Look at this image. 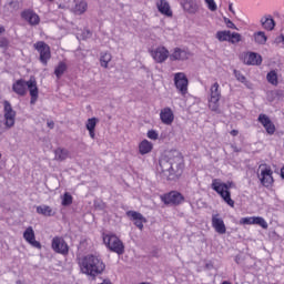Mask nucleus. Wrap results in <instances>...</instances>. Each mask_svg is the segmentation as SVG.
<instances>
[{"label": "nucleus", "instance_id": "f257e3e1", "mask_svg": "<svg viewBox=\"0 0 284 284\" xmlns=\"http://www.w3.org/2000/svg\"><path fill=\"white\" fill-rule=\"evenodd\" d=\"M160 174L166 181H179L185 168L183 155L179 151H170L162 155L159 161Z\"/></svg>", "mask_w": 284, "mask_h": 284}, {"label": "nucleus", "instance_id": "f03ea898", "mask_svg": "<svg viewBox=\"0 0 284 284\" xmlns=\"http://www.w3.org/2000/svg\"><path fill=\"white\" fill-rule=\"evenodd\" d=\"M80 270L82 274L91 276L92 281H95L99 274L105 272V263H103V260L99 258L97 255H87L80 262Z\"/></svg>", "mask_w": 284, "mask_h": 284}, {"label": "nucleus", "instance_id": "7ed1b4c3", "mask_svg": "<svg viewBox=\"0 0 284 284\" xmlns=\"http://www.w3.org/2000/svg\"><path fill=\"white\" fill-rule=\"evenodd\" d=\"M28 90L31 97L30 103L34 105L39 101V87H37V80L34 77H31L29 81L23 79L17 80L12 84V91L18 94V97H26Z\"/></svg>", "mask_w": 284, "mask_h": 284}, {"label": "nucleus", "instance_id": "20e7f679", "mask_svg": "<svg viewBox=\"0 0 284 284\" xmlns=\"http://www.w3.org/2000/svg\"><path fill=\"white\" fill-rule=\"evenodd\" d=\"M211 187L214 190V192L221 195L223 201L226 202L230 207H234V200H232V193L230 192V190L234 187V182L229 181L223 183L221 180L215 179L213 180Z\"/></svg>", "mask_w": 284, "mask_h": 284}, {"label": "nucleus", "instance_id": "39448f33", "mask_svg": "<svg viewBox=\"0 0 284 284\" xmlns=\"http://www.w3.org/2000/svg\"><path fill=\"white\" fill-rule=\"evenodd\" d=\"M103 243L111 252L119 254V256L125 253V245H123V242L114 234H103Z\"/></svg>", "mask_w": 284, "mask_h": 284}, {"label": "nucleus", "instance_id": "423d86ee", "mask_svg": "<svg viewBox=\"0 0 284 284\" xmlns=\"http://www.w3.org/2000/svg\"><path fill=\"white\" fill-rule=\"evenodd\" d=\"M33 48L40 54V63H42V65H48V61L52 59V51L50 50V45L44 41H38L33 44Z\"/></svg>", "mask_w": 284, "mask_h": 284}, {"label": "nucleus", "instance_id": "0eeeda50", "mask_svg": "<svg viewBox=\"0 0 284 284\" xmlns=\"http://www.w3.org/2000/svg\"><path fill=\"white\" fill-rule=\"evenodd\" d=\"M161 201H163L164 205H181L185 201V197L179 191H171L161 195Z\"/></svg>", "mask_w": 284, "mask_h": 284}, {"label": "nucleus", "instance_id": "6e6552de", "mask_svg": "<svg viewBox=\"0 0 284 284\" xmlns=\"http://www.w3.org/2000/svg\"><path fill=\"white\" fill-rule=\"evenodd\" d=\"M51 247L53 252H55L57 254H62L63 256H68V254L70 253V246L63 237H53L51 242Z\"/></svg>", "mask_w": 284, "mask_h": 284}, {"label": "nucleus", "instance_id": "1a4fd4ad", "mask_svg": "<svg viewBox=\"0 0 284 284\" xmlns=\"http://www.w3.org/2000/svg\"><path fill=\"white\" fill-rule=\"evenodd\" d=\"M190 84V81L187 80V75L183 72H179L174 74V85L176 90H179L180 94L182 97H185L187 93V85Z\"/></svg>", "mask_w": 284, "mask_h": 284}, {"label": "nucleus", "instance_id": "9d476101", "mask_svg": "<svg viewBox=\"0 0 284 284\" xmlns=\"http://www.w3.org/2000/svg\"><path fill=\"white\" fill-rule=\"evenodd\" d=\"M3 110H4V115L3 119L7 122V125H11L14 128L16 119H17V111L12 109V104H10V101L4 100L3 101Z\"/></svg>", "mask_w": 284, "mask_h": 284}, {"label": "nucleus", "instance_id": "9b49d317", "mask_svg": "<svg viewBox=\"0 0 284 284\" xmlns=\"http://www.w3.org/2000/svg\"><path fill=\"white\" fill-rule=\"evenodd\" d=\"M219 101H221V91H219V82L211 87V99L209 100V108L213 112L219 110Z\"/></svg>", "mask_w": 284, "mask_h": 284}, {"label": "nucleus", "instance_id": "f8f14e48", "mask_svg": "<svg viewBox=\"0 0 284 284\" xmlns=\"http://www.w3.org/2000/svg\"><path fill=\"white\" fill-rule=\"evenodd\" d=\"M151 57L155 63H165L170 58V51L165 47H158L151 50Z\"/></svg>", "mask_w": 284, "mask_h": 284}, {"label": "nucleus", "instance_id": "ddd939ff", "mask_svg": "<svg viewBox=\"0 0 284 284\" xmlns=\"http://www.w3.org/2000/svg\"><path fill=\"white\" fill-rule=\"evenodd\" d=\"M126 216H129V219L133 221L134 225L141 231L143 230V223H148V220L143 216V214L136 211H128Z\"/></svg>", "mask_w": 284, "mask_h": 284}, {"label": "nucleus", "instance_id": "4468645a", "mask_svg": "<svg viewBox=\"0 0 284 284\" xmlns=\"http://www.w3.org/2000/svg\"><path fill=\"white\" fill-rule=\"evenodd\" d=\"M21 17L27 21L30 26H39L41 22V18L32 10H24L21 13Z\"/></svg>", "mask_w": 284, "mask_h": 284}, {"label": "nucleus", "instance_id": "2eb2a0df", "mask_svg": "<svg viewBox=\"0 0 284 284\" xmlns=\"http://www.w3.org/2000/svg\"><path fill=\"white\" fill-rule=\"evenodd\" d=\"M160 119L164 125H172L174 123V112L171 108H164L160 112Z\"/></svg>", "mask_w": 284, "mask_h": 284}, {"label": "nucleus", "instance_id": "dca6fc26", "mask_svg": "<svg viewBox=\"0 0 284 284\" xmlns=\"http://www.w3.org/2000/svg\"><path fill=\"white\" fill-rule=\"evenodd\" d=\"M180 6L183 8L184 12H189V14H196L199 11V4L194 0H181Z\"/></svg>", "mask_w": 284, "mask_h": 284}, {"label": "nucleus", "instance_id": "f3484780", "mask_svg": "<svg viewBox=\"0 0 284 284\" xmlns=\"http://www.w3.org/2000/svg\"><path fill=\"white\" fill-rule=\"evenodd\" d=\"M244 63L246 65H261V63H263V58L258 53L250 52L244 57Z\"/></svg>", "mask_w": 284, "mask_h": 284}, {"label": "nucleus", "instance_id": "a211bd4d", "mask_svg": "<svg viewBox=\"0 0 284 284\" xmlns=\"http://www.w3.org/2000/svg\"><path fill=\"white\" fill-rule=\"evenodd\" d=\"M212 226L217 234H225V232H227L225 222H223V219L219 217V214L212 216Z\"/></svg>", "mask_w": 284, "mask_h": 284}, {"label": "nucleus", "instance_id": "6ab92c4d", "mask_svg": "<svg viewBox=\"0 0 284 284\" xmlns=\"http://www.w3.org/2000/svg\"><path fill=\"white\" fill-rule=\"evenodd\" d=\"M261 183L264 187H270L274 183V178L272 176V169H264L261 172Z\"/></svg>", "mask_w": 284, "mask_h": 284}, {"label": "nucleus", "instance_id": "aec40b11", "mask_svg": "<svg viewBox=\"0 0 284 284\" xmlns=\"http://www.w3.org/2000/svg\"><path fill=\"white\" fill-rule=\"evenodd\" d=\"M169 59L171 61H186V59H189L187 51L175 48L173 53L169 55Z\"/></svg>", "mask_w": 284, "mask_h": 284}, {"label": "nucleus", "instance_id": "412c9836", "mask_svg": "<svg viewBox=\"0 0 284 284\" xmlns=\"http://www.w3.org/2000/svg\"><path fill=\"white\" fill-rule=\"evenodd\" d=\"M156 8L161 14L165 17H172V9L170 8V2L168 0H160L156 3Z\"/></svg>", "mask_w": 284, "mask_h": 284}, {"label": "nucleus", "instance_id": "4be33fe9", "mask_svg": "<svg viewBox=\"0 0 284 284\" xmlns=\"http://www.w3.org/2000/svg\"><path fill=\"white\" fill-rule=\"evenodd\" d=\"M261 24L264 30H268L270 32L276 28V21L272 18V16H265L261 19Z\"/></svg>", "mask_w": 284, "mask_h": 284}, {"label": "nucleus", "instance_id": "5701e85b", "mask_svg": "<svg viewBox=\"0 0 284 284\" xmlns=\"http://www.w3.org/2000/svg\"><path fill=\"white\" fill-rule=\"evenodd\" d=\"M154 148V145L152 144V142L148 141V140H143L140 144H139V152L140 154L144 155V154H150V152H152V149Z\"/></svg>", "mask_w": 284, "mask_h": 284}, {"label": "nucleus", "instance_id": "b1692460", "mask_svg": "<svg viewBox=\"0 0 284 284\" xmlns=\"http://www.w3.org/2000/svg\"><path fill=\"white\" fill-rule=\"evenodd\" d=\"M254 41L258 45H265L267 43V36H265L264 31H257L254 33Z\"/></svg>", "mask_w": 284, "mask_h": 284}, {"label": "nucleus", "instance_id": "393cba45", "mask_svg": "<svg viewBox=\"0 0 284 284\" xmlns=\"http://www.w3.org/2000/svg\"><path fill=\"white\" fill-rule=\"evenodd\" d=\"M67 70H68V64H65V62H63V61L59 62L54 69V74H55L57 79H60L61 77H63V74H65Z\"/></svg>", "mask_w": 284, "mask_h": 284}, {"label": "nucleus", "instance_id": "a878e982", "mask_svg": "<svg viewBox=\"0 0 284 284\" xmlns=\"http://www.w3.org/2000/svg\"><path fill=\"white\" fill-rule=\"evenodd\" d=\"M88 10V2L85 1H78L73 8L74 14H83Z\"/></svg>", "mask_w": 284, "mask_h": 284}, {"label": "nucleus", "instance_id": "bb28decb", "mask_svg": "<svg viewBox=\"0 0 284 284\" xmlns=\"http://www.w3.org/2000/svg\"><path fill=\"white\" fill-rule=\"evenodd\" d=\"M112 61V54L110 52H102L100 54V65L108 69V64Z\"/></svg>", "mask_w": 284, "mask_h": 284}, {"label": "nucleus", "instance_id": "cd10ccee", "mask_svg": "<svg viewBox=\"0 0 284 284\" xmlns=\"http://www.w3.org/2000/svg\"><path fill=\"white\" fill-rule=\"evenodd\" d=\"M37 212L42 216H54V211L48 205H40L37 207Z\"/></svg>", "mask_w": 284, "mask_h": 284}, {"label": "nucleus", "instance_id": "c85d7f7f", "mask_svg": "<svg viewBox=\"0 0 284 284\" xmlns=\"http://www.w3.org/2000/svg\"><path fill=\"white\" fill-rule=\"evenodd\" d=\"M55 161H65V159H68V156H70V152L65 149H57L55 152Z\"/></svg>", "mask_w": 284, "mask_h": 284}, {"label": "nucleus", "instance_id": "c756f323", "mask_svg": "<svg viewBox=\"0 0 284 284\" xmlns=\"http://www.w3.org/2000/svg\"><path fill=\"white\" fill-rule=\"evenodd\" d=\"M230 34H231V31H227V30L217 31L215 34V39H217V41L220 42L230 41Z\"/></svg>", "mask_w": 284, "mask_h": 284}, {"label": "nucleus", "instance_id": "7c9ffc66", "mask_svg": "<svg viewBox=\"0 0 284 284\" xmlns=\"http://www.w3.org/2000/svg\"><path fill=\"white\" fill-rule=\"evenodd\" d=\"M12 124L8 125V122L6 121V119H3V115H0V136L2 134H6V132H8V130H11Z\"/></svg>", "mask_w": 284, "mask_h": 284}, {"label": "nucleus", "instance_id": "2f4dec72", "mask_svg": "<svg viewBox=\"0 0 284 284\" xmlns=\"http://www.w3.org/2000/svg\"><path fill=\"white\" fill-rule=\"evenodd\" d=\"M266 79L272 85H278V74L276 73V71L273 70L268 72Z\"/></svg>", "mask_w": 284, "mask_h": 284}, {"label": "nucleus", "instance_id": "473e14b6", "mask_svg": "<svg viewBox=\"0 0 284 284\" xmlns=\"http://www.w3.org/2000/svg\"><path fill=\"white\" fill-rule=\"evenodd\" d=\"M23 239L26 240L27 243H30V241H33V239H34V230L32 229V226H29L24 231Z\"/></svg>", "mask_w": 284, "mask_h": 284}, {"label": "nucleus", "instance_id": "72a5a7b5", "mask_svg": "<svg viewBox=\"0 0 284 284\" xmlns=\"http://www.w3.org/2000/svg\"><path fill=\"white\" fill-rule=\"evenodd\" d=\"M253 225H260L263 227V230H267L268 225L267 222L265 221V219L257 216V217H253Z\"/></svg>", "mask_w": 284, "mask_h": 284}, {"label": "nucleus", "instance_id": "f704fd0d", "mask_svg": "<svg viewBox=\"0 0 284 284\" xmlns=\"http://www.w3.org/2000/svg\"><path fill=\"white\" fill-rule=\"evenodd\" d=\"M98 122H99V119H97V118L88 119L87 124H85L87 130H95Z\"/></svg>", "mask_w": 284, "mask_h": 284}, {"label": "nucleus", "instance_id": "c9c22d12", "mask_svg": "<svg viewBox=\"0 0 284 284\" xmlns=\"http://www.w3.org/2000/svg\"><path fill=\"white\" fill-rule=\"evenodd\" d=\"M242 36L241 33H230L229 43H241Z\"/></svg>", "mask_w": 284, "mask_h": 284}, {"label": "nucleus", "instance_id": "e433bc0d", "mask_svg": "<svg viewBox=\"0 0 284 284\" xmlns=\"http://www.w3.org/2000/svg\"><path fill=\"white\" fill-rule=\"evenodd\" d=\"M62 205L64 207H68V205H72V195L68 192H65L63 194V197H62Z\"/></svg>", "mask_w": 284, "mask_h": 284}, {"label": "nucleus", "instance_id": "4c0bfd02", "mask_svg": "<svg viewBox=\"0 0 284 284\" xmlns=\"http://www.w3.org/2000/svg\"><path fill=\"white\" fill-rule=\"evenodd\" d=\"M257 121L265 128L272 120L266 114L261 113L257 118Z\"/></svg>", "mask_w": 284, "mask_h": 284}, {"label": "nucleus", "instance_id": "58836bf2", "mask_svg": "<svg viewBox=\"0 0 284 284\" xmlns=\"http://www.w3.org/2000/svg\"><path fill=\"white\" fill-rule=\"evenodd\" d=\"M233 73H234L235 79L237 81H240V83H246L247 80H246L245 75H243V73H241V71L234 70Z\"/></svg>", "mask_w": 284, "mask_h": 284}, {"label": "nucleus", "instance_id": "ea45409f", "mask_svg": "<svg viewBox=\"0 0 284 284\" xmlns=\"http://www.w3.org/2000/svg\"><path fill=\"white\" fill-rule=\"evenodd\" d=\"M266 130L267 134L272 135L274 132H276V125H274V122H270L267 125L264 126Z\"/></svg>", "mask_w": 284, "mask_h": 284}, {"label": "nucleus", "instance_id": "a19ab883", "mask_svg": "<svg viewBox=\"0 0 284 284\" xmlns=\"http://www.w3.org/2000/svg\"><path fill=\"white\" fill-rule=\"evenodd\" d=\"M205 3L207 4L209 10H211V12H216V2H214V0H204Z\"/></svg>", "mask_w": 284, "mask_h": 284}, {"label": "nucleus", "instance_id": "79ce46f5", "mask_svg": "<svg viewBox=\"0 0 284 284\" xmlns=\"http://www.w3.org/2000/svg\"><path fill=\"white\" fill-rule=\"evenodd\" d=\"M148 139H151L152 141H156L159 139V133L154 130H149L146 133Z\"/></svg>", "mask_w": 284, "mask_h": 284}, {"label": "nucleus", "instance_id": "37998d69", "mask_svg": "<svg viewBox=\"0 0 284 284\" xmlns=\"http://www.w3.org/2000/svg\"><path fill=\"white\" fill-rule=\"evenodd\" d=\"M224 23L226 24V28H230L231 30H239V28H236V24H234V22H232V20H230L229 18H224Z\"/></svg>", "mask_w": 284, "mask_h": 284}, {"label": "nucleus", "instance_id": "c03bdc74", "mask_svg": "<svg viewBox=\"0 0 284 284\" xmlns=\"http://www.w3.org/2000/svg\"><path fill=\"white\" fill-rule=\"evenodd\" d=\"M241 223H243V225H254V217H243Z\"/></svg>", "mask_w": 284, "mask_h": 284}, {"label": "nucleus", "instance_id": "a18cd8bd", "mask_svg": "<svg viewBox=\"0 0 284 284\" xmlns=\"http://www.w3.org/2000/svg\"><path fill=\"white\" fill-rule=\"evenodd\" d=\"M10 41L7 38H0V48H8Z\"/></svg>", "mask_w": 284, "mask_h": 284}, {"label": "nucleus", "instance_id": "49530a36", "mask_svg": "<svg viewBox=\"0 0 284 284\" xmlns=\"http://www.w3.org/2000/svg\"><path fill=\"white\" fill-rule=\"evenodd\" d=\"M30 245L33 247H37L38 250H41V242L37 241L36 237L31 241H29Z\"/></svg>", "mask_w": 284, "mask_h": 284}, {"label": "nucleus", "instance_id": "de8ad7c7", "mask_svg": "<svg viewBox=\"0 0 284 284\" xmlns=\"http://www.w3.org/2000/svg\"><path fill=\"white\" fill-rule=\"evenodd\" d=\"M276 97H278V99L284 97V91L283 90H278L276 91Z\"/></svg>", "mask_w": 284, "mask_h": 284}, {"label": "nucleus", "instance_id": "09e8293b", "mask_svg": "<svg viewBox=\"0 0 284 284\" xmlns=\"http://www.w3.org/2000/svg\"><path fill=\"white\" fill-rule=\"evenodd\" d=\"M47 125L50 128V130H54V121L48 122Z\"/></svg>", "mask_w": 284, "mask_h": 284}, {"label": "nucleus", "instance_id": "8fccbe9b", "mask_svg": "<svg viewBox=\"0 0 284 284\" xmlns=\"http://www.w3.org/2000/svg\"><path fill=\"white\" fill-rule=\"evenodd\" d=\"M88 131H89L91 139H94V136H95L94 129H88Z\"/></svg>", "mask_w": 284, "mask_h": 284}, {"label": "nucleus", "instance_id": "3c124183", "mask_svg": "<svg viewBox=\"0 0 284 284\" xmlns=\"http://www.w3.org/2000/svg\"><path fill=\"white\" fill-rule=\"evenodd\" d=\"M230 134L231 136H239V130H232Z\"/></svg>", "mask_w": 284, "mask_h": 284}, {"label": "nucleus", "instance_id": "603ef678", "mask_svg": "<svg viewBox=\"0 0 284 284\" xmlns=\"http://www.w3.org/2000/svg\"><path fill=\"white\" fill-rule=\"evenodd\" d=\"M229 10L232 12V14H235L234 8L232 7V3L229 4Z\"/></svg>", "mask_w": 284, "mask_h": 284}, {"label": "nucleus", "instance_id": "864d4df0", "mask_svg": "<svg viewBox=\"0 0 284 284\" xmlns=\"http://www.w3.org/2000/svg\"><path fill=\"white\" fill-rule=\"evenodd\" d=\"M3 32H6V28L0 27V34H3Z\"/></svg>", "mask_w": 284, "mask_h": 284}, {"label": "nucleus", "instance_id": "5fc2aeb1", "mask_svg": "<svg viewBox=\"0 0 284 284\" xmlns=\"http://www.w3.org/2000/svg\"><path fill=\"white\" fill-rule=\"evenodd\" d=\"M281 178L284 179V168L281 169Z\"/></svg>", "mask_w": 284, "mask_h": 284}, {"label": "nucleus", "instance_id": "6e6d98bb", "mask_svg": "<svg viewBox=\"0 0 284 284\" xmlns=\"http://www.w3.org/2000/svg\"><path fill=\"white\" fill-rule=\"evenodd\" d=\"M87 37H92V33L90 32V30H87Z\"/></svg>", "mask_w": 284, "mask_h": 284}, {"label": "nucleus", "instance_id": "4d7b16f0", "mask_svg": "<svg viewBox=\"0 0 284 284\" xmlns=\"http://www.w3.org/2000/svg\"><path fill=\"white\" fill-rule=\"evenodd\" d=\"M233 150H234V152H241V150H239V148H236V146H233Z\"/></svg>", "mask_w": 284, "mask_h": 284}, {"label": "nucleus", "instance_id": "13d9d810", "mask_svg": "<svg viewBox=\"0 0 284 284\" xmlns=\"http://www.w3.org/2000/svg\"><path fill=\"white\" fill-rule=\"evenodd\" d=\"M16 284H23V282H21V280H18Z\"/></svg>", "mask_w": 284, "mask_h": 284}, {"label": "nucleus", "instance_id": "bf43d9fd", "mask_svg": "<svg viewBox=\"0 0 284 284\" xmlns=\"http://www.w3.org/2000/svg\"><path fill=\"white\" fill-rule=\"evenodd\" d=\"M222 284H232V283H230V282H223Z\"/></svg>", "mask_w": 284, "mask_h": 284}, {"label": "nucleus", "instance_id": "052dcab7", "mask_svg": "<svg viewBox=\"0 0 284 284\" xmlns=\"http://www.w3.org/2000/svg\"><path fill=\"white\" fill-rule=\"evenodd\" d=\"M10 6H14V2H10Z\"/></svg>", "mask_w": 284, "mask_h": 284}]
</instances>
